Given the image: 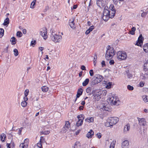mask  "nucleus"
Returning a JSON list of instances; mask_svg holds the SVG:
<instances>
[{
    "label": "nucleus",
    "instance_id": "nucleus-1",
    "mask_svg": "<svg viewBox=\"0 0 148 148\" xmlns=\"http://www.w3.org/2000/svg\"><path fill=\"white\" fill-rule=\"evenodd\" d=\"M51 39L55 42H60L62 38V36L60 35L55 34L54 35L52 34L51 35Z\"/></svg>",
    "mask_w": 148,
    "mask_h": 148
},
{
    "label": "nucleus",
    "instance_id": "nucleus-2",
    "mask_svg": "<svg viewBox=\"0 0 148 148\" xmlns=\"http://www.w3.org/2000/svg\"><path fill=\"white\" fill-rule=\"evenodd\" d=\"M108 123L107 124H109L110 126H113L117 123L119 121V119L116 117H110L108 118Z\"/></svg>",
    "mask_w": 148,
    "mask_h": 148
},
{
    "label": "nucleus",
    "instance_id": "nucleus-3",
    "mask_svg": "<svg viewBox=\"0 0 148 148\" xmlns=\"http://www.w3.org/2000/svg\"><path fill=\"white\" fill-rule=\"evenodd\" d=\"M117 58L121 60H125L127 58V54L125 52L119 51L117 53Z\"/></svg>",
    "mask_w": 148,
    "mask_h": 148
},
{
    "label": "nucleus",
    "instance_id": "nucleus-4",
    "mask_svg": "<svg viewBox=\"0 0 148 148\" xmlns=\"http://www.w3.org/2000/svg\"><path fill=\"white\" fill-rule=\"evenodd\" d=\"M41 31L40 32V34L43 37V38L46 40L47 38V29L46 27H43L41 29Z\"/></svg>",
    "mask_w": 148,
    "mask_h": 148
},
{
    "label": "nucleus",
    "instance_id": "nucleus-5",
    "mask_svg": "<svg viewBox=\"0 0 148 148\" xmlns=\"http://www.w3.org/2000/svg\"><path fill=\"white\" fill-rule=\"evenodd\" d=\"M114 50L113 47H112V49L108 51V53H107V55H106V59L107 60H109L110 59V57H113L115 55Z\"/></svg>",
    "mask_w": 148,
    "mask_h": 148
},
{
    "label": "nucleus",
    "instance_id": "nucleus-6",
    "mask_svg": "<svg viewBox=\"0 0 148 148\" xmlns=\"http://www.w3.org/2000/svg\"><path fill=\"white\" fill-rule=\"evenodd\" d=\"M144 39L141 34H140L138 38V40L136 41V45L138 46L141 47L143 43V40Z\"/></svg>",
    "mask_w": 148,
    "mask_h": 148
},
{
    "label": "nucleus",
    "instance_id": "nucleus-7",
    "mask_svg": "<svg viewBox=\"0 0 148 148\" xmlns=\"http://www.w3.org/2000/svg\"><path fill=\"white\" fill-rule=\"evenodd\" d=\"M114 99L115 98L113 97H112L110 98V100L111 101V103L114 105H119L120 103V101L118 100H116V98H115V100H114Z\"/></svg>",
    "mask_w": 148,
    "mask_h": 148
},
{
    "label": "nucleus",
    "instance_id": "nucleus-8",
    "mask_svg": "<svg viewBox=\"0 0 148 148\" xmlns=\"http://www.w3.org/2000/svg\"><path fill=\"white\" fill-rule=\"evenodd\" d=\"M103 78V77L99 74L95 75L93 77V79H95L96 81L98 82V83L100 82Z\"/></svg>",
    "mask_w": 148,
    "mask_h": 148
},
{
    "label": "nucleus",
    "instance_id": "nucleus-9",
    "mask_svg": "<svg viewBox=\"0 0 148 148\" xmlns=\"http://www.w3.org/2000/svg\"><path fill=\"white\" fill-rule=\"evenodd\" d=\"M109 8L110 9V10L111 11H112V15H111V18H112L115 16V13H116V10L115 9L114 5L113 4H111L110 5Z\"/></svg>",
    "mask_w": 148,
    "mask_h": 148
},
{
    "label": "nucleus",
    "instance_id": "nucleus-10",
    "mask_svg": "<svg viewBox=\"0 0 148 148\" xmlns=\"http://www.w3.org/2000/svg\"><path fill=\"white\" fill-rule=\"evenodd\" d=\"M92 96H93V99L95 101H99L101 98V93L98 92L97 94L93 95Z\"/></svg>",
    "mask_w": 148,
    "mask_h": 148
},
{
    "label": "nucleus",
    "instance_id": "nucleus-11",
    "mask_svg": "<svg viewBox=\"0 0 148 148\" xmlns=\"http://www.w3.org/2000/svg\"><path fill=\"white\" fill-rule=\"evenodd\" d=\"M83 90L82 88H79L77 91V94L76 95V97L75 100V102L77 100V98H79L81 95L83 93Z\"/></svg>",
    "mask_w": 148,
    "mask_h": 148
},
{
    "label": "nucleus",
    "instance_id": "nucleus-12",
    "mask_svg": "<svg viewBox=\"0 0 148 148\" xmlns=\"http://www.w3.org/2000/svg\"><path fill=\"white\" fill-rule=\"evenodd\" d=\"M129 145V142L128 140H125L122 143V148H127Z\"/></svg>",
    "mask_w": 148,
    "mask_h": 148
},
{
    "label": "nucleus",
    "instance_id": "nucleus-13",
    "mask_svg": "<svg viewBox=\"0 0 148 148\" xmlns=\"http://www.w3.org/2000/svg\"><path fill=\"white\" fill-rule=\"evenodd\" d=\"M90 84L91 87H95V85H96V84H98V82H97V81L96 82V81L95 79H93V77L92 80L90 81Z\"/></svg>",
    "mask_w": 148,
    "mask_h": 148
},
{
    "label": "nucleus",
    "instance_id": "nucleus-14",
    "mask_svg": "<svg viewBox=\"0 0 148 148\" xmlns=\"http://www.w3.org/2000/svg\"><path fill=\"white\" fill-rule=\"evenodd\" d=\"M97 4L100 7H103L105 5L104 3L103 0H98L97 1Z\"/></svg>",
    "mask_w": 148,
    "mask_h": 148
},
{
    "label": "nucleus",
    "instance_id": "nucleus-15",
    "mask_svg": "<svg viewBox=\"0 0 148 148\" xmlns=\"http://www.w3.org/2000/svg\"><path fill=\"white\" fill-rule=\"evenodd\" d=\"M103 16H111V11L108 10H104L103 13Z\"/></svg>",
    "mask_w": 148,
    "mask_h": 148
},
{
    "label": "nucleus",
    "instance_id": "nucleus-16",
    "mask_svg": "<svg viewBox=\"0 0 148 148\" xmlns=\"http://www.w3.org/2000/svg\"><path fill=\"white\" fill-rule=\"evenodd\" d=\"M94 132L92 130H91L87 134L86 136L88 138H91L94 135Z\"/></svg>",
    "mask_w": 148,
    "mask_h": 148
},
{
    "label": "nucleus",
    "instance_id": "nucleus-17",
    "mask_svg": "<svg viewBox=\"0 0 148 148\" xmlns=\"http://www.w3.org/2000/svg\"><path fill=\"white\" fill-rule=\"evenodd\" d=\"M16 39L14 36L12 37L10 40V41L12 42L11 43L12 45H15L16 42Z\"/></svg>",
    "mask_w": 148,
    "mask_h": 148
},
{
    "label": "nucleus",
    "instance_id": "nucleus-18",
    "mask_svg": "<svg viewBox=\"0 0 148 148\" xmlns=\"http://www.w3.org/2000/svg\"><path fill=\"white\" fill-rule=\"evenodd\" d=\"M84 120V118H83L82 119H79L76 123V125L77 127H79L83 123V120Z\"/></svg>",
    "mask_w": 148,
    "mask_h": 148
},
{
    "label": "nucleus",
    "instance_id": "nucleus-19",
    "mask_svg": "<svg viewBox=\"0 0 148 148\" xmlns=\"http://www.w3.org/2000/svg\"><path fill=\"white\" fill-rule=\"evenodd\" d=\"M6 135L4 133L2 134L1 136V140L2 142H4L6 139Z\"/></svg>",
    "mask_w": 148,
    "mask_h": 148
},
{
    "label": "nucleus",
    "instance_id": "nucleus-20",
    "mask_svg": "<svg viewBox=\"0 0 148 148\" xmlns=\"http://www.w3.org/2000/svg\"><path fill=\"white\" fill-rule=\"evenodd\" d=\"M143 49L146 53H148V43L145 44L143 46Z\"/></svg>",
    "mask_w": 148,
    "mask_h": 148
},
{
    "label": "nucleus",
    "instance_id": "nucleus-21",
    "mask_svg": "<svg viewBox=\"0 0 148 148\" xmlns=\"http://www.w3.org/2000/svg\"><path fill=\"white\" fill-rule=\"evenodd\" d=\"M89 79L88 78L86 79L82 83L83 86H86L89 83Z\"/></svg>",
    "mask_w": 148,
    "mask_h": 148
},
{
    "label": "nucleus",
    "instance_id": "nucleus-22",
    "mask_svg": "<svg viewBox=\"0 0 148 148\" xmlns=\"http://www.w3.org/2000/svg\"><path fill=\"white\" fill-rule=\"evenodd\" d=\"M125 72L126 73L127 76V78L129 79L131 78L132 77V75L131 73H130L129 72V70L128 69H126Z\"/></svg>",
    "mask_w": 148,
    "mask_h": 148
},
{
    "label": "nucleus",
    "instance_id": "nucleus-23",
    "mask_svg": "<svg viewBox=\"0 0 148 148\" xmlns=\"http://www.w3.org/2000/svg\"><path fill=\"white\" fill-rule=\"evenodd\" d=\"M9 23V19L8 17L6 18L4 20L3 25L4 26L8 25Z\"/></svg>",
    "mask_w": 148,
    "mask_h": 148
},
{
    "label": "nucleus",
    "instance_id": "nucleus-24",
    "mask_svg": "<svg viewBox=\"0 0 148 148\" xmlns=\"http://www.w3.org/2000/svg\"><path fill=\"white\" fill-rule=\"evenodd\" d=\"M111 16H102V18L103 20L105 21H107L110 18H111Z\"/></svg>",
    "mask_w": 148,
    "mask_h": 148
},
{
    "label": "nucleus",
    "instance_id": "nucleus-25",
    "mask_svg": "<svg viewBox=\"0 0 148 148\" xmlns=\"http://www.w3.org/2000/svg\"><path fill=\"white\" fill-rule=\"evenodd\" d=\"M130 127L129 124H127L124 127V132H125L127 131H128L130 130Z\"/></svg>",
    "mask_w": 148,
    "mask_h": 148
},
{
    "label": "nucleus",
    "instance_id": "nucleus-26",
    "mask_svg": "<svg viewBox=\"0 0 148 148\" xmlns=\"http://www.w3.org/2000/svg\"><path fill=\"white\" fill-rule=\"evenodd\" d=\"M68 130V127L64 126L60 132L63 133H65Z\"/></svg>",
    "mask_w": 148,
    "mask_h": 148
},
{
    "label": "nucleus",
    "instance_id": "nucleus-27",
    "mask_svg": "<svg viewBox=\"0 0 148 148\" xmlns=\"http://www.w3.org/2000/svg\"><path fill=\"white\" fill-rule=\"evenodd\" d=\"M81 145L79 142H76L75 143L74 148H80Z\"/></svg>",
    "mask_w": 148,
    "mask_h": 148
},
{
    "label": "nucleus",
    "instance_id": "nucleus-28",
    "mask_svg": "<svg viewBox=\"0 0 148 148\" xmlns=\"http://www.w3.org/2000/svg\"><path fill=\"white\" fill-rule=\"evenodd\" d=\"M143 70L145 71L148 70V62H146L145 63L144 65Z\"/></svg>",
    "mask_w": 148,
    "mask_h": 148
},
{
    "label": "nucleus",
    "instance_id": "nucleus-29",
    "mask_svg": "<svg viewBox=\"0 0 148 148\" xmlns=\"http://www.w3.org/2000/svg\"><path fill=\"white\" fill-rule=\"evenodd\" d=\"M136 30V28L135 27H133L132 28L131 30L130 31V34L133 35L135 34V31Z\"/></svg>",
    "mask_w": 148,
    "mask_h": 148
},
{
    "label": "nucleus",
    "instance_id": "nucleus-30",
    "mask_svg": "<svg viewBox=\"0 0 148 148\" xmlns=\"http://www.w3.org/2000/svg\"><path fill=\"white\" fill-rule=\"evenodd\" d=\"M48 88L46 86H44L41 87V89L43 92H47L48 91Z\"/></svg>",
    "mask_w": 148,
    "mask_h": 148
},
{
    "label": "nucleus",
    "instance_id": "nucleus-31",
    "mask_svg": "<svg viewBox=\"0 0 148 148\" xmlns=\"http://www.w3.org/2000/svg\"><path fill=\"white\" fill-rule=\"evenodd\" d=\"M50 131L48 130L45 131H42L40 132V135H42V134H44L46 135L50 133Z\"/></svg>",
    "mask_w": 148,
    "mask_h": 148
},
{
    "label": "nucleus",
    "instance_id": "nucleus-32",
    "mask_svg": "<svg viewBox=\"0 0 148 148\" xmlns=\"http://www.w3.org/2000/svg\"><path fill=\"white\" fill-rule=\"evenodd\" d=\"M85 121H88L89 123L93 122L94 121V118L93 117H91L89 119H86Z\"/></svg>",
    "mask_w": 148,
    "mask_h": 148
},
{
    "label": "nucleus",
    "instance_id": "nucleus-33",
    "mask_svg": "<svg viewBox=\"0 0 148 148\" xmlns=\"http://www.w3.org/2000/svg\"><path fill=\"white\" fill-rule=\"evenodd\" d=\"M92 90L91 93L89 94V95H91V94L95 95L96 93L97 94V92L98 90L97 89H94V87H92Z\"/></svg>",
    "mask_w": 148,
    "mask_h": 148
},
{
    "label": "nucleus",
    "instance_id": "nucleus-34",
    "mask_svg": "<svg viewBox=\"0 0 148 148\" xmlns=\"http://www.w3.org/2000/svg\"><path fill=\"white\" fill-rule=\"evenodd\" d=\"M4 30L2 28H0V38H1L4 35Z\"/></svg>",
    "mask_w": 148,
    "mask_h": 148
},
{
    "label": "nucleus",
    "instance_id": "nucleus-35",
    "mask_svg": "<svg viewBox=\"0 0 148 148\" xmlns=\"http://www.w3.org/2000/svg\"><path fill=\"white\" fill-rule=\"evenodd\" d=\"M143 100L145 102L148 101V96L147 95L143 96L142 97Z\"/></svg>",
    "mask_w": 148,
    "mask_h": 148
},
{
    "label": "nucleus",
    "instance_id": "nucleus-36",
    "mask_svg": "<svg viewBox=\"0 0 148 148\" xmlns=\"http://www.w3.org/2000/svg\"><path fill=\"white\" fill-rule=\"evenodd\" d=\"M112 82H109L108 83L106 87V88L108 89H109L111 88V86L112 85Z\"/></svg>",
    "mask_w": 148,
    "mask_h": 148
},
{
    "label": "nucleus",
    "instance_id": "nucleus-37",
    "mask_svg": "<svg viewBox=\"0 0 148 148\" xmlns=\"http://www.w3.org/2000/svg\"><path fill=\"white\" fill-rule=\"evenodd\" d=\"M64 126H66V127H68V129H69V128L70 127V123L69 121H66L65 124L64 125Z\"/></svg>",
    "mask_w": 148,
    "mask_h": 148
},
{
    "label": "nucleus",
    "instance_id": "nucleus-38",
    "mask_svg": "<svg viewBox=\"0 0 148 148\" xmlns=\"http://www.w3.org/2000/svg\"><path fill=\"white\" fill-rule=\"evenodd\" d=\"M22 32L20 31L17 32L16 33V36L19 38L21 37L22 36Z\"/></svg>",
    "mask_w": 148,
    "mask_h": 148
},
{
    "label": "nucleus",
    "instance_id": "nucleus-39",
    "mask_svg": "<svg viewBox=\"0 0 148 148\" xmlns=\"http://www.w3.org/2000/svg\"><path fill=\"white\" fill-rule=\"evenodd\" d=\"M14 54L15 56H17L18 54V51L16 49L14 50Z\"/></svg>",
    "mask_w": 148,
    "mask_h": 148
},
{
    "label": "nucleus",
    "instance_id": "nucleus-40",
    "mask_svg": "<svg viewBox=\"0 0 148 148\" xmlns=\"http://www.w3.org/2000/svg\"><path fill=\"white\" fill-rule=\"evenodd\" d=\"M138 119V121H139V123H140V122L142 123H143L146 121H145V119L144 118H142L141 119L139 118H137Z\"/></svg>",
    "mask_w": 148,
    "mask_h": 148
},
{
    "label": "nucleus",
    "instance_id": "nucleus-41",
    "mask_svg": "<svg viewBox=\"0 0 148 148\" xmlns=\"http://www.w3.org/2000/svg\"><path fill=\"white\" fill-rule=\"evenodd\" d=\"M92 87L91 88L90 87H88V88H87L86 89V91L87 93H89V94H90L91 92V91L92 90Z\"/></svg>",
    "mask_w": 148,
    "mask_h": 148
},
{
    "label": "nucleus",
    "instance_id": "nucleus-42",
    "mask_svg": "<svg viewBox=\"0 0 148 148\" xmlns=\"http://www.w3.org/2000/svg\"><path fill=\"white\" fill-rule=\"evenodd\" d=\"M84 115L83 114H82L79 115H78L77 116V118L78 119H83V118H84Z\"/></svg>",
    "mask_w": 148,
    "mask_h": 148
},
{
    "label": "nucleus",
    "instance_id": "nucleus-43",
    "mask_svg": "<svg viewBox=\"0 0 148 148\" xmlns=\"http://www.w3.org/2000/svg\"><path fill=\"white\" fill-rule=\"evenodd\" d=\"M21 106L23 107H25L27 105V102L25 101H23L21 103Z\"/></svg>",
    "mask_w": 148,
    "mask_h": 148
},
{
    "label": "nucleus",
    "instance_id": "nucleus-44",
    "mask_svg": "<svg viewBox=\"0 0 148 148\" xmlns=\"http://www.w3.org/2000/svg\"><path fill=\"white\" fill-rule=\"evenodd\" d=\"M107 47H108L107 48V50L106 53V56L107 55V53H108V51L112 49V48L111 47L110 45H108Z\"/></svg>",
    "mask_w": 148,
    "mask_h": 148
},
{
    "label": "nucleus",
    "instance_id": "nucleus-45",
    "mask_svg": "<svg viewBox=\"0 0 148 148\" xmlns=\"http://www.w3.org/2000/svg\"><path fill=\"white\" fill-rule=\"evenodd\" d=\"M127 89L130 90H132L134 89V87L133 86H131L130 85H128L127 86Z\"/></svg>",
    "mask_w": 148,
    "mask_h": 148
},
{
    "label": "nucleus",
    "instance_id": "nucleus-46",
    "mask_svg": "<svg viewBox=\"0 0 148 148\" xmlns=\"http://www.w3.org/2000/svg\"><path fill=\"white\" fill-rule=\"evenodd\" d=\"M102 109L106 111H108L109 108L107 106V105L103 106L102 108Z\"/></svg>",
    "mask_w": 148,
    "mask_h": 148
},
{
    "label": "nucleus",
    "instance_id": "nucleus-47",
    "mask_svg": "<svg viewBox=\"0 0 148 148\" xmlns=\"http://www.w3.org/2000/svg\"><path fill=\"white\" fill-rule=\"evenodd\" d=\"M94 28V26L92 25L88 29L90 32H91Z\"/></svg>",
    "mask_w": 148,
    "mask_h": 148
},
{
    "label": "nucleus",
    "instance_id": "nucleus-48",
    "mask_svg": "<svg viewBox=\"0 0 148 148\" xmlns=\"http://www.w3.org/2000/svg\"><path fill=\"white\" fill-rule=\"evenodd\" d=\"M35 5L36 3L34 2V3L32 2L31 4L30 8H34L35 6Z\"/></svg>",
    "mask_w": 148,
    "mask_h": 148
},
{
    "label": "nucleus",
    "instance_id": "nucleus-49",
    "mask_svg": "<svg viewBox=\"0 0 148 148\" xmlns=\"http://www.w3.org/2000/svg\"><path fill=\"white\" fill-rule=\"evenodd\" d=\"M24 143H22L20 144V147H21L22 148H27L26 146L24 145Z\"/></svg>",
    "mask_w": 148,
    "mask_h": 148
},
{
    "label": "nucleus",
    "instance_id": "nucleus-50",
    "mask_svg": "<svg viewBox=\"0 0 148 148\" xmlns=\"http://www.w3.org/2000/svg\"><path fill=\"white\" fill-rule=\"evenodd\" d=\"M89 73L90 76H93L94 74L93 70L92 69L90 70L89 71Z\"/></svg>",
    "mask_w": 148,
    "mask_h": 148
},
{
    "label": "nucleus",
    "instance_id": "nucleus-51",
    "mask_svg": "<svg viewBox=\"0 0 148 148\" xmlns=\"http://www.w3.org/2000/svg\"><path fill=\"white\" fill-rule=\"evenodd\" d=\"M41 143L40 142V143H38L37 144V146L39 148H42V145Z\"/></svg>",
    "mask_w": 148,
    "mask_h": 148
},
{
    "label": "nucleus",
    "instance_id": "nucleus-52",
    "mask_svg": "<svg viewBox=\"0 0 148 148\" xmlns=\"http://www.w3.org/2000/svg\"><path fill=\"white\" fill-rule=\"evenodd\" d=\"M23 127H21L19 129L18 132V134L19 135H20L21 134L22 130V129H23Z\"/></svg>",
    "mask_w": 148,
    "mask_h": 148
},
{
    "label": "nucleus",
    "instance_id": "nucleus-53",
    "mask_svg": "<svg viewBox=\"0 0 148 148\" xmlns=\"http://www.w3.org/2000/svg\"><path fill=\"white\" fill-rule=\"evenodd\" d=\"M91 0H90V2L89 3L88 6V7L87 12H88L89 11L90 8V5H91V4H92L91 3Z\"/></svg>",
    "mask_w": 148,
    "mask_h": 148
},
{
    "label": "nucleus",
    "instance_id": "nucleus-54",
    "mask_svg": "<svg viewBox=\"0 0 148 148\" xmlns=\"http://www.w3.org/2000/svg\"><path fill=\"white\" fill-rule=\"evenodd\" d=\"M96 135L98 138H100L101 137V134L100 133H98L96 134Z\"/></svg>",
    "mask_w": 148,
    "mask_h": 148
},
{
    "label": "nucleus",
    "instance_id": "nucleus-55",
    "mask_svg": "<svg viewBox=\"0 0 148 148\" xmlns=\"http://www.w3.org/2000/svg\"><path fill=\"white\" fill-rule=\"evenodd\" d=\"M36 41L35 40L34 41L32 40L31 41V45H34L36 44Z\"/></svg>",
    "mask_w": 148,
    "mask_h": 148
},
{
    "label": "nucleus",
    "instance_id": "nucleus-56",
    "mask_svg": "<svg viewBox=\"0 0 148 148\" xmlns=\"http://www.w3.org/2000/svg\"><path fill=\"white\" fill-rule=\"evenodd\" d=\"M116 142V141L114 142V141H113L111 143V144H110V146H111V147L113 148H114V145L115 144V143Z\"/></svg>",
    "mask_w": 148,
    "mask_h": 148
},
{
    "label": "nucleus",
    "instance_id": "nucleus-57",
    "mask_svg": "<svg viewBox=\"0 0 148 148\" xmlns=\"http://www.w3.org/2000/svg\"><path fill=\"white\" fill-rule=\"evenodd\" d=\"M74 23H69V25L70 27L72 28H75V25H74Z\"/></svg>",
    "mask_w": 148,
    "mask_h": 148
},
{
    "label": "nucleus",
    "instance_id": "nucleus-58",
    "mask_svg": "<svg viewBox=\"0 0 148 148\" xmlns=\"http://www.w3.org/2000/svg\"><path fill=\"white\" fill-rule=\"evenodd\" d=\"M29 92V91L28 90L27 91V90H26L25 91V97H26L28 95V93Z\"/></svg>",
    "mask_w": 148,
    "mask_h": 148
},
{
    "label": "nucleus",
    "instance_id": "nucleus-59",
    "mask_svg": "<svg viewBox=\"0 0 148 148\" xmlns=\"http://www.w3.org/2000/svg\"><path fill=\"white\" fill-rule=\"evenodd\" d=\"M144 83H143V82L141 81L139 83V86L142 87H143L144 85Z\"/></svg>",
    "mask_w": 148,
    "mask_h": 148
},
{
    "label": "nucleus",
    "instance_id": "nucleus-60",
    "mask_svg": "<svg viewBox=\"0 0 148 148\" xmlns=\"http://www.w3.org/2000/svg\"><path fill=\"white\" fill-rule=\"evenodd\" d=\"M114 62L113 60H110L109 61V63L111 65H113L114 64Z\"/></svg>",
    "mask_w": 148,
    "mask_h": 148
},
{
    "label": "nucleus",
    "instance_id": "nucleus-61",
    "mask_svg": "<svg viewBox=\"0 0 148 148\" xmlns=\"http://www.w3.org/2000/svg\"><path fill=\"white\" fill-rule=\"evenodd\" d=\"M10 143V145L12 147H12H14L15 145H14V143L13 141H12V140H11V143Z\"/></svg>",
    "mask_w": 148,
    "mask_h": 148
},
{
    "label": "nucleus",
    "instance_id": "nucleus-62",
    "mask_svg": "<svg viewBox=\"0 0 148 148\" xmlns=\"http://www.w3.org/2000/svg\"><path fill=\"white\" fill-rule=\"evenodd\" d=\"M29 141V140L28 139H26L24 140V143L26 145H27L28 142Z\"/></svg>",
    "mask_w": 148,
    "mask_h": 148
},
{
    "label": "nucleus",
    "instance_id": "nucleus-63",
    "mask_svg": "<svg viewBox=\"0 0 148 148\" xmlns=\"http://www.w3.org/2000/svg\"><path fill=\"white\" fill-rule=\"evenodd\" d=\"M147 14V13L143 12L141 14V16L142 17H145Z\"/></svg>",
    "mask_w": 148,
    "mask_h": 148
},
{
    "label": "nucleus",
    "instance_id": "nucleus-64",
    "mask_svg": "<svg viewBox=\"0 0 148 148\" xmlns=\"http://www.w3.org/2000/svg\"><path fill=\"white\" fill-rule=\"evenodd\" d=\"M147 77H148V74H146V73H145L143 76V78L142 79H145Z\"/></svg>",
    "mask_w": 148,
    "mask_h": 148
}]
</instances>
